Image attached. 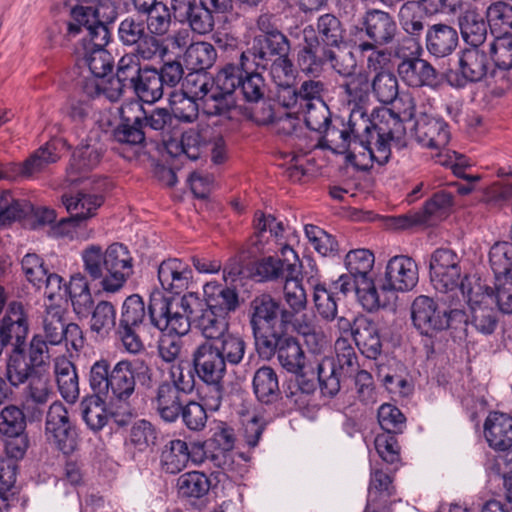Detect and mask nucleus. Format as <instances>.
Masks as SVG:
<instances>
[{
	"label": "nucleus",
	"instance_id": "obj_1",
	"mask_svg": "<svg viewBox=\"0 0 512 512\" xmlns=\"http://www.w3.org/2000/svg\"><path fill=\"white\" fill-rule=\"evenodd\" d=\"M148 319L160 331L185 335L194 321L205 338L211 343L229 332V317L204 307L197 293L184 294L180 300L154 292L148 305Z\"/></svg>",
	"mask_w": 512,
	"mask_h": 512
},
{
	"label": "nucleus",
	"instance_id": "obj_2",
	"mask_svg": "<svg viewBox=\"0 0 512 512\" xmlns=\"http://www.w3.org/2000/svg\"><path fill=\"white\" fill-rule=\"evenodd\" d=\"M81 257L84 271L92 280H99L103 291L108 293L122 289L134 273V259L122 243H113L105 251L100 245H89Z\"/></svg>",
	"mask_w": 512,
	"mask_h": 512
},
{
	"label": "nucleus",
	"instance_id": "obj_3",
	"mask_svg": "<svg viewBox=\"0 0 512 512\" xmlns=\"http://www.w3.org/2000/svg\"><path fill=\"white\" fill-rule=\"evenodd\" d=\"M290 41L282 32H274L270 35H258L253 40L250 49L242 52V60L246 68L256 64L261 69L270 67L274 81H278L281 75L293 76V63L289 59Z\"/></svg>",
	"mask_w": 512,
	"mask_h": 512
},
{
	"label": "nucleus",
	"instance_id": "obj_4",
	"mask_svg": "<svg viewBox=\"0 0 512 512\" xmlns=\"http://www.w3.org/2000/svg\"><path fill=\"white\" fill-rule=\"evenodd\" d=\"M131 369L132 361L120 360L111 366L107 359L101 358L90 367V388L95 394L111 402H125L135 392V379Z\"/></svg>",
	"mask_w": 512,
	"mask_h": 512
},
{
	"label": "nucleus",
	"instance_id": "obj_5",
	"mask_svg": "<svg viewBox=\"0 0 512 512\" xmlns=\"http://www.w3.org/2000/svg\"><path fill=\"white\" fill-rule=\"evenodd\" d=\"M460 294L469 305V313L462 321L478 333L491 335L495 332L499 318L497 311L491 307L493 296L488 287L473 283L471 278H465L460 286Z\"/></svg>",
	"mask_w": 512,
	"mask_h": 512
},
{
	"label": "nucleus",
	"instance_id": "obj_6",
	"mask_svg": "<svg viewBox=\"0 0 512 512\" xmlns=\"http://www.w3.org/2000/svg\"><path fill=\"white\" fill-rule=\"evenodd\" d=\"M336 362L324 358L317 366V376L321 393L334 397L340 390V376H352L358 371V357L347 339L340 337L335 343Z\"/></svg>",
	"mask_w": 512,
	"mask_h": 512
},
{
	"label": "nucleus",
	"instance_id": "obj_7",
	"mask_svg": "<svg viewBox=\"0 0 512 512\" xmlns=\"http://www.w3.org/2000/svg\"><path fill=\"white\" fill-rule=\"evenodd\" d=\"M247 343L236 333L228 332L211 343H200L192 352V361L226 373L227 365L237 366L245 357Z\"/></svg>",
	"mask_w": 512,
	"mask_h": 512
},
{
	"label": "nucleus",
	"instance_id": "obj_8",
	"mask_svg": "<svg viewBox=\"0 0 512 512\" xmlns=\"http://www.w3.org/2000/svg\"><path fill=\"white\" fill-rule=\"evenodd\" d=\"M257 348L261 355L276 354L280 365L288 372L298 374L306 365V356L299 341L291 335L271 331L257 337Z\"/></svg>",
	"mask_w": 512,
	"mask_h": 512
},
{
	"label": "nucleus",
	"instance_id": "obj_9",
	"mask_svg": "<svg viewBox=\"0 0 512 512\" xmlns=\"http://www.w3.org/2000/svg\"><path fill=\"white\" fill-rule=\"evenodd\" d=\"M186 87L200 101L201 111L208 117L230 118L237 106L236 97L219 90L206 75L189 74Z\"/></svg>",
	"mask_w": 512,
	"mask_h": 512
},
{
	"label": "nucleus",
	"instance_id": "obj_10",
	"mask_svg": "<svg viewBox=\"0 0 512 512\" xmlns=\"http://www.w3.org/2000/svg\"><path fill=\"white\" fill-rule=\"evenodd\" d=\"M292 76L276 81V101L282 107L294 109L295 113L303 111L304 106L325 102L327 84L319 77H310L301 82L299 87L290 84Z\"/></svg>",
	"mask_w": 512,
	"mask_h": 512
},
{
	"label": "nucleus",
	"instance_id": "obj_11",
	"mask_svg": "<svg viewBox=\"0 0 512 512\" xmlns=\"http://www.w3.org/2000/svg\"><path fill=\"white\" fill-rule=\"evenodd\" d=\"M411 317L421 334L432 336L449 328L454 321L461 322L464 312L459 309L441 310L432 298L420 295L412 303Z\"/></svg>",
	"mask_w": 512,
	"mask_h": 512
},
{
	"label": "nucleus",
	"instance_id": "obj_12",
	"mask_svg": "<svg viewBox=\"0 0 512 512\" xmlns=\"http://www.w3.org/2000/svg\"><path fill=\"white\" fill-rule=\"evenodd\" d=\"M461 257L453 250L448 248L436 249L430 257V274L434 288L440 293H453L452 297L460 293L461 283L465 278H461L462 270L460 267Z\"/></svg>",
	"mask_w": 512,
	"mask_h": 512
},
{
	"label": "nucleus",
	"instance_id": "obj_13",
	"mask_svg": "<svg viewBox=\"0 0 512 512\" xmlns=\"http://www.w3.org/2000/svg\"><path fill=\"white\" fill-rule=\"evenodd\" d=\"M74 22L68 24V33L83 34L82 49L105 48L111 34L107 25L99 17V10L92 6L77 5L71 10Z\"/></svg>",
	"mask_w": 512,
	"mask_h": 512
},
{
	"label": "nucleus",
	"instance_id": "obj_14",
	"mask_svg": "<svg viewBox=\"0 0 512 512\" xmlns=\"http://www.w3.org/2000/svg\"><path fill=\"white\" fill-rule=\"evenodd\" d=\"M350 109L347 126L355 133L367 130L371 126V120L365 107L368 101L370 88L368 75L364 72L353 73L345 78L340 85Z\"/></svg>",
	"mask_w": 512,
	"mask_h": 512
},
{
	"label": "nucleus",
	"instance_id": "obj_15",
	"mask_svg": "<svg viewBox=\"0 0 512 512\" xmlns=\"http://www.w3.org/2000/svg\"><path fill=\"white\" fill-rule=\"evenodd\" d=\"M372 125L367 130H361L355 133L351 130V127H346L339 132V138L341 142L337 143V149L340 152H345L349 149L351 144H354V151L357 150V146L363 151L359 150V153L367 154L372 161L377 162L380 165L387 163L391 155L390 150V139L382 137L380 133L373 130Z\"/></svg>",
	"mask_w": 512,
	"mask_h": 512
},
{
	"label": "nucleus",
	"instance_id": "obj_16",
	"mask_svg": "<svg viewBox=\"0 0 512 512\" xmlns=\"http://www.w3.org/2000/svg\"><path fill=\"white\" fill-rule=\"evenodd\" d=\"M360 23L361 31L369 39L358 45L360 52H368L375 47H385L394 42L398 27L390 13L370 8L363 14Z\"/></svg>",
	"mask_w": 512,
	"mask_h": 512
},
{
	"label": "nucleus",
	"instance_id": "obj_17",
	"mask_svg": "<svg viewBox=\"0 0 512 512\" xmlns=\"http://www.w3.org/2000/svg\"><path fill=\"white\" fill-rule=\"evenodd\" d=\"M45 435L64 454H70L76 448V428L70 420L67 408L60 401L53 402L47 411Z\"/></svg>",
	"mask_w": 512,
	"mask_h": 512
},
{
	"label": "nucleus",
	"instance_id": "obj_18",
	"mask_svg": "<svg viewBox=\"0 0 512 512\" xmlns=\"http://www.w3.org/2000/svg\"><path fill=\"white\" fill-rule=\"evenodd\" d=\"M457 72L468 83L485 81L495 74L488 46H464L457 52Z\"/></svg>",
	"mask_w": 512,
	"mask_h": 512
},
{
	"label": "nucleus",
	"instance_id": "obj_19",
	"mask_svg": "<svg viewBox=\"0 0 512 512\" xmlns=\"http://www.w3.org/2000/svg\"><path fill=\"white\" fill-rule=\"evenodd\" d=\"M283 259L267 256L258 260L255 265L256 275L264 281L284 282L290 276L300 274L301 262L297 253L288 245L281 249Z\"/></svg>",
	"mask_w": 512,
	"mask_h": 512
},
{
	"label": "nucleus",
	"instance_id": "obj_20",
	"mask_svg": "<svg viewBox=\"0 0 512 512\" xmlns=\"http://www.w3.org/2000/svg\"><path fill=\"white\" fill-rule=\"evenodd\" d=\"M417 263L409 256L396 255L389 259L385 269L383 290L407 292L418 283Z\"/></svg>",
	"mask_w": 512,
	"mask_h": 512
},
{
	"label": "nucleus",
	"instance_id": "obj_21",
	"mask_svg": "<svg viewBox=\"0 0 512 512\" xmlns=\"http://www.w3.org/2000/svg\"><path fill=\"white\" fill-rule=\"evenodd\" d=\"M104 148L96 138L89 136L73 152L66 170L68 184L78 183L91 170L95 169L103 156Z\"/></svg>",
	"mask_w": 512,
	"mask_h": 512
},
{
	"label": "nucleus",
	"instance_id": "obj_22",
	"mask_svg": "<svg viewBox=\"0 0 512 512\" xmlns=\"http://www.w3.org/2000/svg\"><path fill=\"white\" fill-rule=\"evenodd\" d=\"M28 331V316L24 305L18 301L10 302L0 319V336L11 346V351H18L24 349Z\"/></svg>",
	"mask_w": 512,
	"mask_h": 512
},
{
	"label": "nucleus",
	"instance_id": "obj_23",
	"mask_svg": "<svg viewBox=\"0 0 512 512\" xmlns=\"http://www.w3.org/2000/svg\"><path fill=\"white\" fill-rule=\"evenodd\" d=\"M412 132L419 144L430 149L444 148L450 140L447 123L442 118L427 111L419 112Z\"/></svg>",
	"mask_w": 512,
	"mask_h": 512
},
{
	"label": "nucleus",
	"instance_id": "obj_24",
	"mask_svg": "<svg viewBox=\"0 0 512 512\" xmlns=\"http://www.w3.org/2000/svg\"><path fill=\"white\" fill-rule=\"evenodd\" d=\"M140 110L137 101L125 103L120 109L121 122L114 129L113 136L116 142L132 148H140L145 142V130L141 118L136 111Z\"/></svg>",
	"mask_w": 512,
	"mask_h": 512
},
{
	"label": "nucleus",
	"instance_id": "obj_25",
	"mask_svg": "<svg viewBox=\"0 0 512 512\" xmlns=\"http://www.w3.org/2000/svg\"><path fill=\"white\" fill-rule=\"evenodd\" d=\"M397 71L402 81L409 87L435 88L439 83L438 71L420 55L402 60Z\"/></svg>",
	"mask_w": 512,
	"mask_h": 512
},
{
	"label": "nucleus",
	"instance_id": "obj_26",
	"mask_svg": "<svg viewBox=\"0 0 512 512\" xmlns=\"http://www.w3.org/2000/svg\"><path fill=\"white\" fill-rule=\"evenodd\" d=\"M157 276L165 291L180 294L188 288L193 272L189 264L182 259L168 258L159 264Z\"/></svg>",
	"mask_w": 512,
	"mask_h": 512
},
{
	"label": "nucleus",
	"instance_id": "obj_27",
	"mask_svg": "<svg viewBox=\"0 0 512 512\" xmlns=\"http://www.w3.org/2000/svg\"><path fill=\"white\" fill-rule=\"evenodd\" d=\"M458 26L465 46H488V24L475 6H467L458 15Z\"/></svg>",
	"mask_w": 512,
	"mask_h": 512
},
{
	"label": "nucleus",
	"instance_id": "obj_28",
	"mask_svg": "<svg viewBox=\"0 0 512 512\" xmlns=\"http://www.w3.org/2000/svg\"><path fill=\"white\" fill-rule=\"evenodd\" d=\"M188 399L178 390L160 383L154 390L151 404L163 422L172 424L179 420L180 411Z\"/></svg>",
	"mask_w": 512,
	"mask_h": 512
},
{
	"label": "nucleus",
	"instance_id": "obj_29",
	"mask_svg": "<svg viewBox=\"0 0 512 512\" xmlns=\"http://www.w3.org/2000/svg\"><path fill=\"white\" fill-rule=\"evenodd\" d=\"M194 371L198 378L205 383L202 399L205 405L213 411H217L223 400V379L226 373L197 361H192Z\"/></svg>",
	"mask_w": 512,
	"mask_h": 512
},
{
	"label": "nucleus",
	"instance_id": "obj_30",
	"mask_svg": "<svg viewBox=\"0 0 512 512\" xmlns=\"http://www.w3.org/2000/svg\"><path fill=\"white\" fill-rule=\"evenodd\" d=\"M204 307L230 317L239 307V295L235 288L224 286L217 281L203 286Z\"/></svg>",
	"mask_w": 512,
	"mask_h": 512
},
{
	"label": "nucleus",
	"instance_id": "obj_31",
	"mask_svg": "<svg viewBox=\"0 0 512 512\" xmlns=\"http://www.w3.org/2000/svg\"><path fill=\"white\" fill-rule=\"evenodd\" d=\"M484 436L492 449L509 450L512 447V416L502 412H491L484 423Z\"/></svg>",
	"mask_w": 512,
	"mask_h": 512
},
{
	"label": "nucleus",
	"instance_id": "obj_32",
	"mask_svg": "<svg viewBox=\"0 0 512 512\" xmlns=\"http://www.w3.org/2000/svg\"><path fill=\"white\" fill-rule=\"evenodd\" d=\"M283 285L284 300L289 309L281 310V325L287 328L296 322V315L307 307V293L299 279V274L287 278Z\"/></svg>",
	"mask_w": 512,
	"mask_h": 512
},
{
	"label": "nucleus",
	"instance_id": "obj_33",
	"mask_svg": "<svg viewBox=\"0 0 512 512\" xmlns=\"http://www.w3.org/2000/svg\"><path fill=\"white\" fill-rule=\"evenodd\" d=\"M250 324L257 342V337H263L267 333H261L263 326H270L278 318H281V305L269 294H261L255 297L250 304Z\"/></svg>",
	"mask_w": 512,
	"mask_h": 512
},
{
	"label": "nucleus",
	"instance_id": "obj_34",
	"mask_svg": "<svg viewBox=\"0 0 512 512\" xmlns=\"http://www.w3.org/2000/svg\"><path fill=\"white\" fill-rule=\"evenodd\" d=\"M425 41L427 51L435 57L442 58L456 49L459 36L454 27L437 23L427 29Z\"/></svg>",
	"mask_w": 512,
	"mask_h": 512
},
{
	"label": "nucleus",
	"instance_id": "obj_35",
	"mask_svg": "<svg viewBox=\"0 0 512 512\" xmlns=\"http://www.w3.org/2000/svg\"><path fill=\"white\" fill-rule=\"evenodd\" d=\"M394 493L391 477L382 470H375L371 473L367 512H390V497Z\"/></svg>",
	"mask_w": 512,
	"mask_h": 512
},
{
	"label": "nucleus",
	"instance_id": "obj_36",
	"mask_svg": "<svg viewBox=\"0 0 512 512\" xmlns=\"http://www.w3.org/2000/svg\"><path fill=\"white\" fill-rule=\"evenodd\" d=\"M306 283L312 289V300L317 315L325 322L334 321L338 314L335 291L314 275L308 277Z\"/></svg>",
	"mask_w": 512,
	"mask_h": 512
},
{
	"label": "nucleus",
	"instance_id": "obj_37",
	"mask_svg": "<svg viewBox=\"0 0 512 512\" xmlns=\"http://www.w3.org/2000/svg\"><path fill=\"white\" fill-rule=\"evenodd\" d=\"M360 352L369 359H377L382 352V342L377 325L364 315L356 322L353 338Z\"/></svg>",
	"mask_w": 512,
	"mask_h": 512
},
{
	"label": "nucleus",
	"instance_id": "obj_38",
	"mask_svg": "<svg viewBox=\"0 0 512 512\" xmlns=\"http://www.w3.org/2000/svg\"><path fill=\"white\" fill-rule=\"evenodd\" d=\"M62 202L71 214V220L84 221L96 215L104 203V197L97 193L78 192L74 196L63 195Z\"/></svg>",
	"mask_w": 512,
	"mask_h": 512
},
{
	"label": "nucleus",
	"instance_id": "obj_39",
	"mask_svg": "<svg viewBox=\"0 0 512 512\" xmlns=\"http://www.w3.org/2000/svg\"><path fill=\"white\" fill-rule=\"evenodd\" d=\"M189 459L188 444L181 439H172L161 448L159 464L163 472L177 474L187 466Z\"/></svg>",
	"mask_w": 512,
	"mask_h": 512
},
{
	"label": "nucleus",
	"instance_id": "obj_40",
	"mask_svg": "<svg viewBox=\"0 0 512 512\" xmlns=\"http://www.w3.org/2000/svg\"><path fill=\"white\" fill-rule=\"evenodd\" d=\"M318 40L306 41V44L297 53V67L308 77H319L327 63L325 52Z\"/></svg>",
	"mask_w": 512,
	"mask_h": 512
},
{
	"label": "nucleus",
	"instance_id": "obj_41",
	"mask_svg": "<svg viewBox=\"0 0 512 512\" xmlns=\"http://www.w3.org/2000/svg\"><path fill=\"white\" fill-rule=\"evenodd\" d=\"M252 385L254 394L261 403L272 404L280 398L278 375L270 366H262L256 370Z\"/></svg>",
	"mask_w": 512,
	"mask_h": 512
},
{
	"label": "nucleus",
	"instance_id": "obj_42",
	"mask_svg": "<svg viewBox=\"0 0 512 512\" xmlns=\"http://www.w3.org/2000/svg\"><path fill=\"white\" fill-rule=\"evenodd\" d=\"M66 290L73 311L79 318H87L95 306L86 277L80 273L73 275Z\"/></svg>",
	"mask_w": 512,
	"mask_h": 512
},
{
	"label": "nucleus",
	"instance_id": "obj_43",
	"mask_svg": "<svg viewBox=\"0 0 512 512\" xmlns=\"http://www.w3.org/2000/svg\"><path fill=\"white\" fill-rule=\"evenodd\" d=\"M137 97L145 103H154L162 98L164 88L160 81L158 70L143 67V71L131 88Z\"/></svg>",
	"mask_w": 512,
	"mask_h": 512
},
{
	"label": "nucleus",
	"instance_id": "obj_44",
	"mask_svg": "<svg viewBox=\"0 0 512 512\" xmlns=\"http://www.w3.org/2000/svg\"><path fill=\"white\" fill-rule=\"evenodd\" d=\"M169 106L173 119L176 118L184 123H193L197 120L201 110L200 101L194 94L189 96L184 91H173L169 95Z\"/></svg>",
	"mask_w": 512,
	"mask_h": 512
},
{
	"label": "nucleus",
	"instance_id": "obj_45",
	"mask_svg": "<svg viewBox=\"0 0 512 512\" xmlns=\"http://www.w3.org/2000/svg\"><path fill=\"white\" fill-rule=\"evenodd\" d=\"M299 113L310 130L321 134L327 133L332 137L339 136L341 130H330L331 113L325 102L304 106L303 111Z\"/></svg>",
	"mask_w": 512,
	"mask_h": 512
},
{
	"label": "nucleus",
	"instance_id": "obj_46",
	"mask_svg": "<svg viewBox=\"0 0 512 512\" xmlns=\"http://www.w3.org/2000/svg\"><path fill=\"white\" fill-rule=\"evenodd\" d=\"M217 53L212 44L208 42H196L190 44L184 55V60L190 70L198 74L213 66Z\"/></svg>",
	"mask_w": 512,
	"mask_h": 512
},
{
	"label": "nucleus",
	"instance_id": "obj_47",
	"mask_svg": "<svg viewBox=\"0 0 512 512\" xmlns=\"http://www.w3.org/2000/svg\"><path fill=\"white\" fill-rule=\"evenodd\" d=\"M38 372L26 360L24 349L11 351L6 364V378L11 386L19 387L28 382Z\"/></svg>",
	"mask_w": 512,
	"mask_h": 512
},
{
	"label": "nucleus",
	"instance_id": "obj_48",
	"mask_svg": "<svg viewBox=\"0 0 512 512\" xmlns=\"http://www.w3.org/2000/svg\"><path fill=\"white\" fill-rule=\"evenodd\" d=\"M90 329L105 338L116 326V308L109 301H99L91 310Z\"/></svg>",
	"mask_w": 512,
	"mask_h": 512
},
{
	"label": "nucleus",
	"instance_id": "obj_49",
	"mask_svg": "<svg viewBox=\"0 0 512 512\" xmlns=\"http://www.w3.org/2000/svg\"><path fill=\"white\" fill-rule=\"evenodd\" d=\"M67 322L64 318V309L59 305L46 307L43 318V330L45 340L51 345H59L65 338Z\"/></svg>",
	"mask_w": 512,
	"mask_h": 512
},
{
	"label": "nucleus",
	"instance_id": "obj_50",
	"mask_svg": "<svg viewBox=\"0 0 512 512\" xmlns=\"http://www.w3.org/2000/svg\"><path fill=\"white\" fill-rule=\"evenodd\" d=\"M489 263L497 281L512 279V241L496 242L490 248Z\"/></svg>",
	"mask_w": 512,
	"mask_h": 512
},
{
	"label": "nucleus",
	"instance_id": "obj_51",
	"mask_svg": "<svg viewBox=\"0 0 512 512\" xmlns=\"http://www.w3.org/2000/svg\"><path fill=\"white\" fill-rule=\"evenodd\" d=\"M251 64L250 68H246L242 63L244 73L237 91H240L245 101L254 103L264 97L266 85L263 76L256 71L261 67H257L254 63Z\"/></svg>",
	"mask_w": 512,
	"mask_h": 512
},
{
	"label": "nucleus",
	"instance_id": "obj_52",
	"mask_svg": "<svg viewBox=\"0 0 512 512\" xmlns=\"http://www.w3.org/2000/svg\"><path fill=\"white\" fill-rule=\"evenodd\" d=\"M157 440V428L150 421L140 419L132 424L127 443L136 451L143 453L155 446Z\"/></svg>",
	"mask_w": 512,
	"mask_h": 512
},
{
	"label": "nucleus",
	"instance_id": "obj_53",
	"mask_svg": "<svg viewBox=\"0 0 512 512\" xmlns=\"http://www.w3.org/2000/svg\"><path fill=\"white\" fill-rule=\"evenodd\" d=\"M103 396L95 394L85 398L81 404L82 418L87 426L93 431H100L108 422L107 413Z\"/></svg>",
	"mask_w": 512,
	"mask_h": 512
},
{
	"label": "nucleus",
	"instance_id": "obj_54",
	"mask_svg": "<svg viewBox=\"0 0 512 512\" xmlns=\"http://www.w3.org/2000/svg\"><path fill=\"white\" fill-rule=\"evenodd\" d=\"M78 49L80 66L87 67L91 76L105 77L112 70V56L105 48Z\"/></svg>",
	"mask_w": 512,
	"mask_h": 512
},
{
	"label": "nucleus",
	"instance_id": "obj_55",
	"mask_svg": "<svg viewBox=\"0 0 512 512\" xmlns=\"http://www.w3.org/2000/svg\"><path fill=\"white\" fill-rule=\"evenodd\" d=\"M178 494L185 498H201L210 489V480L202 472L191 471L184 473L177 479Z\"/></svg>",
	"mask_w": 512,
	"mask_h": 512
},
{
	"label": "nucleus",
	"instance_id": "obj_56",
	"mask_svg": "<svg viewBox=\"0 0 512 512\" xmlns=\"http://www.w3.org/2000/svg\"><path fill=\"white\" fill-rule=\"evenodd\" d=\"M424 10L414 0L406 1L399 9L398 19L402 29L410 36H420L424 31Z\"/></svg>",
	"mask_w": 512,
	"mask_h": 512
},
{
	"label": "nucleus",
	"instance_id": "obj_57",
	"mask_svg": "<svg viewBox=\"0 0 512 512\" xmlns=\"http://www.w3.org/2000/svg\"><path fill=\"white\" fill-rule=\"evenodd\" d=\"M375 262L372 251L365 248L351 250L346 254L345 267L355 279L367 280Z\"/></svg>",
	"mask_w": 512,
	"mask_h": 512
},
{
	"label": "nucleus",
	"instance_id": "obj_58",
	"mask_svg": "<svg viewBox=\"0 0 512 512\" xmlns=\"http://www.w3.org/2000/svg\"><path fill=\"white\" fill-rule=\"evenodd\" d=\"M244 73L242 68V54L240 55L239 63L225 64L213 78H209V82L218 87L219 90L235 96L238 90L241 78Z\"/></svg>",
	"mask_w": 512,
	"mask_h": 512
},
{
	"label": "nucleus",
	"instance_id": "obj_59",
	"mask_svg": "<svg viewBox=\"0 0 512 512\" xmlns=\"http://www.w3.org/2000/svg\"><path fill=\"white\" fill-rule=\"evenodd\" d=\"M317 38L323 47H338L343 42V29L340 20L332 14H324L317 20Z\"/></svg>",
	"mask_w": 512,
	"mask_h": 512
},
{
	"label": "nucleus",
	"instance_id": "obj_60",
	"mask_svg": "<svg viewBox=\"0 0 512 512\" xmlns=\"http://www.w3.org/2000/svg\"><path fill=\"white\" fill-rule=\"evenodd\" d=\"M58 159L59 155L56 152L55 146L47 143L21 164L19 173L24 177H31L42 171L49 164L57 162Z\"/></svg>",
	"mask_w": 512,
	"mask_h": 512
},
{
	"label": "nucleus",
	"instance_id": "obj_61",
	"mask_svg": "<svg viewBox=\"0 0 512 512\" xmlns=\"http://www.w3.org/2000/svg\"><path fill=\"white\" fill-rule=\"evenodd\" d=\"M146 316L143 298L138 294L130 295L123 302L118 326L139 328L146 320Z\"/></svg>",
	"mask_w": 512,
	"mask_h": 512
},
{
	"label": "nucleus",
	"instance_id": "obj_62",
	"mask_svg": "<svg viewBox=\"0 0 512 512\" xmlns=\"http://www.w3.org/2000/svg\"><path fill=\"white\" fill-rule=\"evenodd\" d=\"M370 86L376 98L384 104L392 103L399 95L397 77L389 71L378 72Z\"/></svg>",
	"mask_w": 512,
	"mask_h": 512
},
{
	"label": "nucleus",
	"instance_id": "obj_63",
	"mask_svg": "<svg viewBox=\"0 0 512 512\" xmlns=\"http://www.w3.org/2000/svg\"><path fill=\"white\" fill-rule=\"evenodd\" d=\"M26 416L23 410L14 404H9L0 411V433L4 436H17L25 432Z\"/></svg>",
	"mask_w": 512,
	"mask_h": 512
},
{
	"label": "nucleus",
	"instance_id": "obj_64",
	"mask_svg": "<svg viewBox=\"0 0 512 512\" xmlns=\"http://www.w3.org/2000/svg\"><path fill=\"white\" fill-rule=\"evenodd\" d=\"M488 47L493 56L495 69L509 70L512 68V34L509 31L489 42Z\"/></svg>",
	"mask_w": 512,
	"mask_h": 512
}]
</instances>
